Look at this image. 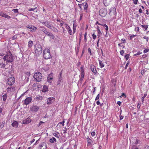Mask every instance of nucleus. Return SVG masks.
Instances as JSON below:
<instances>
[{"instance_id":"obj_26","label":"nucleus","mask_w":149,"mask_h":149,"mask_svg":"<svg viewBox=\"0 0 149 149\" xmlns=\"http://www.w3.org/2000/svg\"><path fill=\"white\" fill-rule=\"evenodd\" d=\"M83 5L84 6V9L86 10L88 7V3H83Z\"/></svg>"},{"instance_id":"obj_4","label":"nucleus","mask_w":149,"mask_h":149,"mask_svg":"<svg viewBox=\"0 0 149 149\" xmlns=\"http://www.w3.org/2000/svg\"><path fill=\"white\" fill-rule=\"evenodd\" d=\"M35 52L36 54L39 55L42 52V48L41 45L40 44L36 45L35 46Z\"/></svg>"},{"instance_id":"obj_46","label":"nucleus","mask_w":149,"mask_h":149,"mask_svg":"<svg viewBox=\"0 0 149 149\" xmlns=\"http://www.w3.org/2000/svg\"><path fill=\"white\" fill-rule=\"evenodd\" d=\"M124 53V51L122 50L120 51V53L121 55L123 56Z\"/></svg>"},{"instance_id":"obj_24","label":"nucleus","mask_w":149,"mask_h":149,"mask_svg":"<svg viewBox=\"0 0 149 149\" xmlns=\"http://www.w3.org/2000/svg\"><path fill=\"white\" fill-rule=\"evenodd\" d=\"M1 16L2 17L7 18L8 19H9L11 18L10 16L7 15L6 13H3Z\"/></svg>"},{"instance_id":"obj_13","label":"nucleus","mask_w":149,"mask_h":149,"mask_svg":"<svg viewBox=\"0 0 149 149\" xmlns=\"http://www.w3.org/2000/svg\"><path fill=\"white\" fill-rule=\"evenodd\" d=\"M54 98L52 97H50L48 98L47 100V104L48 105L51 104L54 102Z\"/></svg>"},{"instance_id":"obj_52","label":"nucleus","mask_w":149,"mask_h":149,"mask_svg":"<svg viewBox=\"0 0 149 149\" xmlns=\"http://www.w3.org/2000/svg\"><path fill=\"white\" fill-rule=\"evenodd\" d=\"M88 52L91 55H92V53L91 52V50L90 48H88Z\"/></svg>"},{"instance_id":"obj_44","label":"nucleus","mask_w":149,"mask_h":149,"mask_svg":"<svg viewBox=\"0 0 149 149\" xmlns=\"http://www.w3.org/2000/svg\"><path fill=\"white\" fill-rule=\"evenodd\" d=\"M149 51V49H146L143 50V53L145 54Z\"/></svg>"},{"instance_id":"obj_41","label":"nucleus","mask_w":149,"mask_h":149,"mask_svg":"<svg viewBox=\"0 0 149 149\" xmlns=\"http://www.w3.org/2000/svg\"><path fill=\"white\" fill-rule=\"evenodd\" d=\"M42 31L45 34H47V31L46 30V28L42 29Z\"/></svg>"},{"instance_id":"obj_42","label":"nucleus","mask_w":149,"mask_h":149,"mask_svg":"<svg viewBox=\"0 0 149 149\" xmlns=\"http://www.w3.org/2000/svg\"><path fill=\"white\" fill-rule=\"evenodd\" d=\"M140 143V141L139 140L137 139H136V141L135 142V143L136 144H137Z\"/></svg>"},{"instance_id":"obj_62","label":"nucleus","mask_w":149,"mask_h":149,"mask_svg":"<svg viewBox=\"0 0 149 149\" xmlns=\"http://www.w3.org/2000/svg\"><path fill=\"white\" fill-rule=\"evenodd\" d=\"M62 29H63V32L64 33H66V30L65 29H64L63 27H62Z\"/></svg>"},{"instance_id":"obj_31","label":"nucleus","mask_w":149,"mask_h":149,"mask_svg":"<svg viewBox=\"0 0 149 149\" xmlns=\"http://www.w3.org/2000/svg\"><path fill=\"white\" fill-rule=\"evenodd\" d=\"M84 74H83V73L81 74L80 79V81H82V80L83 79L84 77Z\"/></svg>"},{"instance_id":"obj_18","label":"nucleus","mask_w":149,"mask_h":149,"mask_svg":"<svg viewBox=\"0 0 149 149\" xmlns=\"http://www.w3.org/2000/svg\"><path fill=\"white\" fill-rule=\"evenodd\" d=\"M102 26H104V27H106L105 30H106V34L105 36H106V37H107L108 36H107V34L108 31V26L105 24H102Z\"/></svg>"},{"instance_id":"obj_1","label":"nucleus","mask_w":149,"mask_h":149,"mask_svg":"<svg viewBox=\"0 0 149 149\" xmlns=\"http://www.w3.org/2000/svg\"><path fill=\"white\" fill-rule=\"evenodd\" d=\"M42 75L41 73L38 72H35L33 75L35 80L37 82H39L41 80Z\"/></svg>"},{"instance_id":"obj_37","label":"nucleus","mask_w":149,"mask_h":149,"mask_svg":"<svg viewBox=\"0 0 149 149\" xmlns=\"http://www.w3.org/2000/svg\"><path fill=\"white\" fill-rule=\"evenodd\" d=\"M86 35H87V33L86 32L84 35V41L86 42L87 41V38H86Z\"/></svg>"},{"instance_id":"obj_58","label":"nucleus","mask_w":149,"mask_h":149,"mask_svg":"<svg viewBox=\"0 0 149 149\" xmlns=\"http://www.w3.org/2000/svg\"><path fill=\"white\" fill-rule=\"evenodd\" d=\"M136 36V35H132L130 36V38L131 40L134 37Z\"/></svg>"},{"instance_id":"obj_20","label":"nucleus","mask_w":149,"mask_h":149,"mask_svg":"<svg viewBox=\"0 0 149 149\" xmlns=\"http://www.w3.org/2000/svg\"><path fill=\"white\" fill-rule=\"evenodd\" d=\"M18 125V123L17 121H14L12 124V125L14 127H17Z\"/></svg>"},{"instance_id":"obj_47","label":"nucleus","mask_w":149,"mask_h":149,"mask_svg":"<svg viewBox=\"0 0 149 149\" xmlns=\"http://www.w3.org/2000/svg\"><path fill=\"white\" fill-rule=\"evenodd\" d=\"M92 36L94 40H95L96 38V36L93 33L92 34Z\"/></svg>"},{"instance_id":"obj_32","label":"nucleus","mask_w":149,"mask_h":149,"mask_svg":"<svg viewBox=\"0 0 149 149\" xmlns=\"http://www.w3.org/2000/svg\"><path fill=\"white\" fill-rule=\"evenodd\" d=\"M31 121H29L27 120V119H26V120H25L23 121V123L24 124H27L29 123Z\"/></svg>"},{"instance_id":"obj_55","label":"nucleus","mask_w":149,"mask_h":149,"mask_svg":"<svg viewBox=\"0 0 149 149\" xmlns=\"http://www.w3.org/2000/svg\"><path fill=\"white\" fill-rule=\"evenodd\" d=\"M141 106V104L140 103H138L137 106V108L138 109H139L140 107Z\"/></svg>"},{"instance_id":"obj_56","label":"nucleus","mask_w":149,"mask_h":149,"mask_svg":"<svg viewBox=\"0 0 149 149\" xmlns=\"http://www.w3.org/2000/svg\"><path fill=\"white\" fill-rule=\"evenodd\" d=\"M64 123H65L64 121L63 120L62 122L59 123H58V124H61L63 126H64Z\"/></svg>"},{"instance_id":"obj_27","label":"nucleus","mask_w":149,"mask_h":149,"mask_svg":"<svg viewBox=\"0 0 149 149\" xmlns=\"http://www.w3.org/2000/svg\"><path fill=\"white\" fill-rule=\"evenodd\" d=\"M103 3L105 6H107L109 5V2H107V0H103Z\"/></svg>"},{"instance_id":"obj_59","label":"nucleus","mask_w":149,"mask_h":149,"mask_svg":"<svg viewBox=\"0 0 149 149\" xmlns=\"http://www.w3.org/2000/svg\"><path fill=\"white\" fill-rule=\"evenodd\" d=\"M138 1V0H133V3L134 4H136Z\"/></svg>"},{"instance_id":"obj_14","label":"nucleus","mask_w":149,"mask_h":149,"mask_svg":"<svg viewBox=\"0 0 149 149\" xmlns=\"http://www.w3.org/2000/svg\"><path fill=\"white\" fill-rule=\"evenodd\" d=\"M39 109L40 107L37 106H33L31 108V111L35 112L37 111Z\"/></svg>"},{"instance_id":"obj_21","label":"nucleus","mask_w":149,"mask_h":149,"mask_svg":"<svg viewBox=\"0 0 149 149\" xmlns=\"http://www.w3.org/2000/svg\"><path fill=\"white\" fill-rule=\"evenodd\" d=\"M50 29L55 32H58V30L56 28L54 27L53 26H52Z\"/></svg>"},{"instance_id":"obj_3","label":"nucleus","mask_w":149,"mask_h":149,"mask_svg":"<svg viewBox=\"0 0 149 149\" xmlns=\"http://www.w3.org/2000/svg\"><path fill=\"white\" fill-rule=\"evenodd\" d=\"M3 59L4 61H6V63H12L14 60L13 57L11 54L4 56Z\"/></svg>"},{"instance_id":"obj_54","label":"nucleus","mask_w":149,"mask_h":149,"mask_svg":"<svg viewBox=\"0 0 149 149\" xmlns=\"http://www.w3.org/2000/svg\"><path fill=\"white\" fill-rule=\"evenodd\" d=\"M132 149H138V148L136 146H133L132 147Z\"/></svg>"},{"instance_id":"obj_34","label":"nucleus","mask_w":149,"mask_h":149,"mask_svg":"<svg viewBox=\"0 0 149 149\" xmlns=\"http://www.w3.org/2000/svg\"><path fill=\"white\" fill-rule=\"evenodd\" d=\"M81 73L84 74V67L83 65L81 66Z\"/></svg>"},{"instance_id":"obj_30","label":"nucleus","mask_w":149,"mask_h":149,"mask_svg":"<svg viewBox=\"0 0 149 149\" xmlns=\"http://www.w3.org/2000/svg\"><path fill=\"white\" fill-rule=\"evenodd\" d=\"M3 100V101H5L6 100L7 97V94H5L2 96Z\"/></svg>"},{"instance_id":"obj_39","label":"nucleus","mask_w":149,"mask_h":149,"mask_svg":"<svg viewBox=\"0 0 149 149\" xmlns=\"http://www.w3.org/2000/svg\"><path fill=\"white\" fill-rule=\"evenodd\" d=\"M130 55L129 54H126L125 56V58L126 59V60L127 61Z\"/></svg>"},{"instance_id":"obj_33","label":"nucleus","mask_w":149,"mask_h":149,"mask_svg":"<svg viewBox=\"0 0 149 149\" xmlns=\"http://www.w3.org/2000/svg\"><path fill=\"white\" fill-rule=\"evenodd\" d=\"M141 27L142 28H144L145 29V30H146L148 28V26L147 25H141Z\"/></svg>"},{"instance_id":"obj_53","label":"nucleus","mask_w":149,"mask_h":149,"mask_svg":"<svg viewBox=\"0 0 149 149\" xmlns=\"http://www.w3.org/2000/svg\"><path fill=\"white\" fill-rule=\"evenodd\" d=\"M129 63H130V62L129 61H128L127 62V64H126V65H125V69H126L127 68V66L129 64Z\"/></svg>"},{"instance_id":"obj_63","label":"nucleus","mask_w":149,"mask_h":149,"mask_svg":"<svg viewBox=\"0 0 149 149\" xmlns=\"http://www.w3.org/2000/svg\"><path fill=\"white\" fill-rule=\"evenodd\" d=\"M73 33H75V32H76V28H74V26H73Z\"/></svg>"},{"instance_id":"obj_2","label":"nucleus","mask_w":149,"mask_h":149,"mask_svg":"<svg viewBox=\"0 0 149 149\" xmlns=\"http://www.w3.org/2000/svg\"><path fill=\"white\" fill-rule=\"evenodd\" d=\"M50 50L49 49H45L43 50V56L46 59H49L51 58L50 54Z\"/></svg>"},{"instance_id":"obj_45","label":"nucleus","mask_w":149,"mask_h":149,"mask_svg":"<svg viewBox=\"0 0 149 149\" xmlns=\"http://www.w3.org/2000/svg\"><path fill=\"white\" fill-rule=\"evenodd\" d=\"M24 73L28 77H29L30 75V73L29 72H25Z\"/></svg>"},{"instance_id":"obj_22","label":"nucleus","mask_w":149,"mask_h":149,"mask_svg":"<svg viewBox=\"0 0 149 149\" xmlns=\"http://www.w3.org/2000/svg\"><path fill=\"white\" fill-rule=\"evenodd\" d=\"M98 61H99L100 67L101 68H102L104 67V65L103 62L100 60L98 59Z\"/></svg>"},{"instance_id":"obj_43","label":"nucleus","mask_w":149,"mask_h":149,"mask_svg":"<svg viewBox=\"0 0 149 149\" xmlns=\"http://www.w3.org/2000/svg\"><path fill=\"white\" fill-rule=\"evenodd\" d=\"M142 53V52L139 51L136 54L134 55V56H136L137 55H139L141 54Z\"/></svg>"},{"instance_id":"obj_19","label":"nucleus","mask_w":149,"mask_h":149,"mask_svg":"<svg viewBox=\"0 0 149 149\" xmlns=\"http://www.w3.org/2000/svg\"><path fill=\"white\" fill-rule=\"evenodd\" d=\"M48 91V88L47 86L44 85L43 86V89L42 91L43 92H46Z\"/></svg>"},{"instance_id":"obj_23","label":"nucleus","mask_w":149,"mask_h":149,"mask_svg":"<svg viewBox=\"0 0 149 149\" xmlns=\"http://www.w3.org/2000/svg\"><path fill=\"white\" fill-rule=\"evenodd\" d=\"M47 81L49 83H51L52 82L53 78L51 77L50 75H49L47 78Z\"/></svg>"},{"instance_id":"obj_60","label":"nucleus","mask_w":149,"mask_h":149,"mask_svg":"<svg viewBox=\"0 0 149 149\" xmlns=\"http://www.w3.org/2000/svg\"><path fill=\"white\" fill-rule=\"evenodd\" d=\"M139 28L138 27H137L136 28H135V31H139Z\"/></svg>"},{"instance_id":"obj_10","label":"nucleus","mask_w":149,"mask_h":149,"mask_svg":"<svg viewBox=\"0 0 149 149\" xmlns=\"http://www.w3.org/2000/svg\"><path fill=\"white\" fill-rule=\"evenodd\" d=\"M32 100V98L31 97H27L24 101V104L26 105L29 104L31 102Z\"/></svg>"},{"instance_id":"obj_40","label":"nucleus","mask_w":149,"mask_h":149,"mask_svg":"<svg viewBox=\"0 0 149 149\" xmlns=\"http://www.w3.org/2000/svg\"><path fill=\"white\" fill-rule=\"evenodd\" d=\"M12 11L15 13H18V9H13Z\"/></svg>"},{"instance_id":"obj_9","label":"nucleus","mask_w":149,"mask_h":149,"mask_svg":"<svg viewBox=\"0 0 149 149\" xmlns=\"http://www.w3.org/2000/svg\"><path fill=\"white\" fill-rule=\"evenodd\" d=\"M42 24L46 26L47 27L50 29L52 26V22L46 21L45 22H43L42 23Z\"/></svg>"},{"instance_id":"obj_12","label":"nucleus","mask_w":149,"mask_h":149,"mask_svg":"<svg viewBox=\"0 0 149 149\" xmlns=\"http://www.w3.org/2000/svg\"><path fill=\"white\" fill-rule=\"evenodd\" d=\"M47 144L45 142H43L40 143L38 148V149H46L47 148Z\"/></svg>"},{"instance_id":"obj_6","label":"nucleus","mask_w":149,"mask_h":149,"mask_svg":"<svg viewBox=\"0 0 149 149\" xmlns=\"http://www.w3.org/2000/svg\"><path fill=\"white\" fill-rule=\"evenodd\" d=\"M107 14V10L104 8H102L100 10V15L102 17H105Z\"/></svg>"},{"instance_id":"obj_29","label":"nucleus","mask_w":149,"mask_h":149,"mask_svg":"<svg viewBox=\"0 0 149 149\" xmlns=\"http://www.w3.org/2000/svg\"><path fill=\"white\" fill-rule=\"evenodd\" d=\"M42 96H41L39 95L37 96V97L36 98V99L37 100H42Z\"/></svg>"},{"instance_id":"obj_49","label":"nucleus","mask_w":149,"mask_h":149,"mask_svg":"<svg viewBox=\"0 0 149 149\" xmlns=\"http://www.w3.org/2000/svg\"><path fill=\"white\" fill-rule=\"evenodd\" d=\"M79 36H80V37H79V43H80L81 41V36H82L81 33L80 34H79Z\"/></svg>"},{"instance_id":"obj_17","label":"nucleus","mask_w":149,"mask_h":149,"mask_svg":"<svg viewBox=\"0 0 149 149\" xmlns=\"http://www.w3.org/2000/svg\"><path fill=\"white\" fill-rule=\"evenodd\" d=\"M91 69L94 74H95L97 73V71L95 66L94 65H91Z\"/></svg>"},{"instance_id":"obj_35","label":"nucleus","mask_w":149,"mask_h":149,"mask_svg":"<svg viewBox=\"0 0 149 149\" xmlns=\"http://www.w3.org/2000/svg\"><path fill=\"white\" fill-rule=\"evenodd\" d=\"M97 32L98 33V34H102V33L101 32V31H100V29L99 27L98 26H97Z\"/></svg>"},{"instance_id":"obj_28","label":"nucleus","mask_w":149,"mask_h":149,"mask_svg":"<svg viewBox=\"0 0 149 149\" xmlns=\"http://www.w3.org/2000/svg\"><path fill=\"white\" fill-rule=\"evenodd\" d=\"M33 42L31 40H30L28 42V45L29 47H31L33 45Z\"/></svg>"},{"instance_id":"obj_16","label":"nucleus","mask_w":149,"mask_h":149,"mask_svg":"<svg viewBox=\"0 0 149 149\" xmlns=\"http://www.w3.org/2000/svg\"><path fill=\"white\" fill-rule=\"evenodd\" d=\"M86 139H87V146H91L92 145L93 141L92 140L89 138V137L88 136L86 137Z\"/></svg>"},{"instance_id":"obj_25","label":"nucleus","mask_w":149,"mask_h":149,"mask_svg":"<svg viewBox=\"0 0 149 149\" xmlns=\"http://www.w3.org/2000/svg\"><path fill=\"white\" fill-rule=\"evenodd\" d=\"M53 134L54 136L58 138H59L60 136L59 133L58 132L54 133Z\"/></svg>"},{"instance_id":"obj_64","label":"nucleus","mask_w":149,"mask_h":149,"mask_svg":"<svg viewBox=\"0 0 149 149\" xmlns=\"http://www.w3.org/2000/svg\"><path fill=\"white\" fill-rule=\"evenodd\" d=\"M44 123V122L42 121H40L39 123L38 126H40L42 123Z\"/></svg>"},{"instance_id":"obj_36","label":"nucleus","mask_w":149,"mask_h":149,"mask_svg":"<svg viewBox=\"0 0 149 149\" xmlns=\"http://www.w3.org/2000/svg\"><path fill=\"white\" fill-rule=\"evenodd\" d=\"M5 124V122H3L0 125V128L2 129L3 128V127L4 126Z\"/></svg>"},{"instance_id":"obj_38","label":"nucleus","mask_w":149,"mask_h":149,"mask_svg":"<svg viewBox=\"0 0 149 149\" xmlns=\"http://www.w3.org/2000/svg\"><path fill=\"white\" fill-rule=\"evenodd\" d=\"M5 65L3 63H1L0 64V68H4L5 66Z\"/></svg>"},{"instance_id":"obj_51","label":"nucleus","mask_w":149,"mask_h":149,"mask_svg":"<svg viewBox=\"0 0 149 149\" xmlns=\"http://www.w3.org/2000/svg\"><path fill=\"white\" fill-rule=\"evenodd\" d=\"M143 38L144 39H145V40H146V42H148V37L146 36H145L143 37Z\"/></svg>"},{"instance_id":"obj_15","label":"nucleus","mask_w":149,"mask_h":149,"mask_svg":"<svg viewBox=\"0 0 149 149\" xmlns=\"http://www.w3.org/2000/svg\"><path fill=\"white\" fill-rule=\"evenodd\" d=\"M62 71H61V72L59 73V75L58 76V81L57 82V84H59L61 82V81L62 80Z\"/></svg>"},{"instance_id":"obj_48","label":"nucleus","mask_w":149,"mask_h":149,"mask_svg":"<svg viewBox=\"0 0 149 149\" xmlns=\"http://www.w3.org/2000/svg\"><path fill=\"white\" fill-rule=\"evenodd\" d=\"M100 97V94H98L97 96L96 97L95 99V100H97L99 99V98Z\"/></svg>"},{"instance_id":"obj_7","label":"nucleus","mask_w":149,"mask_h":149,"mask_svg":"<svg viewBox=\"0 0 149 149\" xmlns=\"http://www.w3.org/2000/svg\"><path fill=\"white\" fill-rule=\"evenodd\" d=\"M26 28L30 29V31L32 33L35 32L37 29L36 27L32 25H28Z\"/></svg>"},{"instance_id":"obj_50","label":"nucleus","mask_w":149,"mask_h":149,"mask_svg":"<svg viewBox=\"0 0 149 149\" xmlns=\"http://www.w3.org/2000/svg\"><path fill=\"white\" fill-rule=\"evenodd\" d=\"M52 33L50 32L47 31V34L46 35L49 36H50L51 35H52Z\"/></svg>"},{"instance_id":"obj_57","label":"nucleus","mask_w":149,"mask_h":149,"mask_svg":"<svg viewBox=\"0 0 149 149\" xmlns=\"http://www.w3.org/2000/svg\"><path fill=\"white\" fill-rule=\"evenodd\" d=\"M95 134V133L94 132H93L91 133V135L93 136H94Z\"/></svg>"},{"instance_id":"obj_8","label":"nucleus","mask_w":149,"mask_h":149,"mask_svg":"<svg viewBox=\"0 0 149 149\" xmlns=\"http://www.w3.org/2000/svg\"><path fill=\"white\" fill-rule=\"evenodd\" d=\"M15 82V79L13 77H11L7 79V84L9 85H13Z\"/></svg>"},{"instance_id":"obj_11","label":"nucleus","mask_w":149,"mask_h":149,"mask_svg":"<svg viewBox=\"0 0 149 149\" xmlns=\"http://www.w3.org/2000/svg\"><path fill=\"white\" fill-rule=\"evenodd\" d=\"M64 24L65 26V27L67 30V31L69 34L70 35H72V29L70 27V26L68 25V24L66 23H64Z\"/></svg>"},{"instance_id":"obj_5","label":"nucleus","mask_w":149,"mask_h":149,"mask_svg":"<svg viewBox=\"0 0 149 149\" xmlns=\"http://www.w3.org/2000/svg\"><path fill=\"white\" fill-rule=\"evenodd\" d=\"M109 15L113 19L115 18L116 15V9L114 7H111L110 9Z\"/></svg>"},{"instance_id":"obj_61","label":"nucleus","mask_w":149,"mask_h":149,"mask_svg":"<svg viewBox=\"0 0 149 149\" xmlns=\"http://www.w3.org/2000/svg\"><path fill=\"white\" fill-rule=\"evenodd\" d=\"M141 74L143 75L144 74V70H141Z\"/></svg>"}]
</instances>
